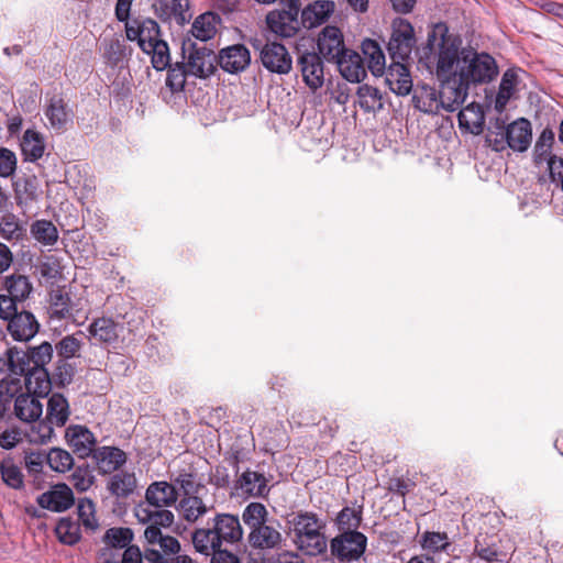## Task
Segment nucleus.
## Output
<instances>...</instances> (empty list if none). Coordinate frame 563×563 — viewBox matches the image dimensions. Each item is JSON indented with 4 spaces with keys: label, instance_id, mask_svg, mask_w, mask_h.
<instances>
[{
    "label": "nucleus",
    "instance_id": "nucleus-1",
    "mask_svg": "<svg viewBox=\"0 0 563 563\" xmlns=\"http://www.w3.org/2000/svg\"><path fill=\"white\" fill-rule=\"evenodd\" d=\"M467 48L463 46L461 36L450 32L445 23L434 24L428 33L422 59L449 91L460 88Z\"/></svg>",
    "mask_w": 563,
    "mask_h": 563
},
{
    "label": "nucleus",
    "instance_id": "nucleus-2",
    "mask_svg": "<svg viewBox=\"0 0 563 563\" xmlns=\"http://www.w3.org/2000/svg\"><path fill=\"white\" fill-rule=\"evenodd\" d=\"M243 539V528L240 519L231 514H217L211 520V527L199 528L192 532L191 541L195 550L203 555H210L214 549L223 544H234Z\"/></svg>",
    "mask_w": 563,
    "mask_h": 563
},
{
    "label": "nucleus",
    "instance_id": "nucleus-3",
    "mask_svg": "<svg viewBox=\"0 0 563 563\" xmlns=\"http://www.w3.org/2000/svg\"><path fill=\"white\" fill-rule=\"evenodd\" d=\"M464 69L460 88L451 89L450 93L455 95V100L464 102L468 89L472 86L484 85L493 81L499 68L496 59L486 52H478L473 47L465 51V59H463Z\"/></svg>",
    "mask_w": 563,
    "mask_h": 563
},
{
    "label": "nucleus",
    "instance_id": "nucleus-4",
    "mask_svg": "<svg viewBox=\"0 0 563 563\" xmlns=\"http://www.w3.org/2000/svg\"><path fill=\"white\" fill-rule=\"evenodd\" d=\"M292 542L299 551L309 556H317L327 551L324 522L313 512H298L289 521Z\"/></svg>",
    "mask_w": 563,
    "mask_h": 563
},
{
    "label": "nucleus",
    "instance_id": "nucleus-5",
    "mask_svg": "<svg viewBox=\"0 0 563 563\" xmlns=\"http://www.w3.org/2000/svg\"><path fill=\"white\" fill-rule=\"evenodd\" d=\"M412 102L418 110L424 113H438L441 109L452 112L463 103L455 100V95L449 93L446 87L442 92H438L434 87L427 85L418 86L415 89Z\"/></svg>",
    "mask_w": 563,
    "mask_h": 563
},
{
    "label": "nucleus",
    "instance_id": "nucleus-6",
    "mask_svg": "<svg viewBox=\"0 0 563 563\" xmlns=\"http://www.w3.org/2000/svg\"><path fill=\"white\" fill-rule=\"evenodd\" d=\"M287 9L273 10L266 16L268 29L278 36L291 37L299 31V0H282Z\"/></svg>",
    "mask_w": 563,
    "mask_h": 563
},
{
    "label": "nucleus",
    "instance_id": "nucleus-7",
    "mask_svg": "<svg viewBox=\"0 0 563 563\" xmlns=\"http://www.w3.org/2000/svg\"><path fill=\"white\" fill-rule=\"evenodd\" d=\"M367 538L358 531H344L331 540V553L339 561H357L366 550Z\"/></svg>",
    "mask_w": 563,
    "mask_h": 563
},
{
    "label": "nucleus",
    "instance_id": "nucleus-8",
    "mask_svg": "<svg viewBox=\"0 0 563 563\" xmlns=\"http://www.w3.org/2000/svg\"><path fill=\"white\" fill-rule=\"evenodd\" d=\"M415 31L411 23L405 19L393 22V33L388 42V51L393 59H407L415 46Z\"/></svg>",
    "mask_w": 563,
    "mask_h": 563
},
{
    "label": "nucleus",
    "instance_id": "nucleus-9",
    "mask_svg": "<svg viewBox=\"0 0 563 563\" xmlns=\"http://www.w3.org/2000/svg\"><path fill=\"white\" fill-rule=\"evenodd\" d=\"M260 58L262 65L271 73L286 75L291 70V56L287 48L280 43H266L261 48Z\"/></svg>",
    "mask_w": 563,
    "mask_h": 563
},
{
    "label": "nucleus",
    "instance_id": "nucleus-10",
    "mask_svg": "<svg viewBox=\"0 0 563 563\" xmlns=\"http://www.w3.org/2000/svg\"><path fill=\"white\" fill-rule=\"evenodd\" d=\"M88 338L93 343L113 344L118 342L123 325L115 322L112 318L101 317L95 319L88 327Z\"/></svg>",
    "mask_w": 563,
    "mask_h": 563
},
{
    "label": "nucleus",
    "instance_id": "nucleus-11",
    "mask_svg": "<svg viewBox=\"0 0 563 563\" xmlns=\"http://www.w3.org/2000/svg\"><path fill=\"white\" fill-rule=\"evenodd\" d=\"M318 48L327 60L335 62L346 51L341 30L333 25L325 26L319 34Z\"/></svg>",
    "mask_w": 563,
    "mask_h": 563
},
{
    "label": "nucleus",
    "instance_id": "nucleus-12",
    "mask_svg": "<svg viewBox=\"0 0 563 563\" xmlns=\"http://www.w3.org/2000/svg\"><path fill=\"white\" fill-rule=\"evenodd\" d=\"M218 63L230 74L243 71L251 63L250 51L242 44H235L220 51Z\"/></svg>",
    "mask_w": 563,
    "mask_h": 563
},
{
    "label": "nucleus",
    "instance_id": "nucleus-13",
    "mask_svg": "<svg viewBox=\"0 0 563 563\" xmlns=\"http://www.w3.org/2000/svg\"><path fill=\"white\" fill-rule=\"evenodd\" d=\"M8 332L14 341H30L40 329L35 316L29 311L18 312L8 321Z\"/></svg>",
    "mask_w": 563,
    "mask_h": 563
},
{
    "label": "nucleus",
    "instance_id": "nucleus-14",
    "mask_svg": "<svg viewBox=\"0 0 563 563\" xmlns=\"http://www.w3.org/2000/svg\"><path fill=\"white\" fill-rule=\"evenodd\" d=\"M305 84L312 90L321 88L324 81L323 64L316 53H303L298 59Z\"/></svg>",
    "mask_w": 563,
    "mask_h": 563
},
{
    "label": "nucleus",
    "instance_id": "nucleus-15",
    "mask_svg": "<svg viewBox=\"0 0 563 563\" xmlns=\"http://www.w3.org/2000/svg\"><path fill=\"white\" fill-rule=\"evenodd\" d=\"M217 57L206 47L192 49L187 58V71L199 78H207L216 70Z\"/></svg>",
    "mask_w": 563,
    "mask_h": 563
},
{
    "label": "nucleus",
    "instance_id": "nucleus-16",
    "mask_svg": "<svg viewBox=\"0 0 563 563\" xmlns=\"http://www.w3.org/2000/svg\"><path fill=\"white\" fill-rule=\"evenodd\" d=\"M65 438L68 445L77 453L80 457L89 456L96 445V438L93 433L84 426H69L66 429Z\"/></svg>",
    "mask_w": 563,
    "mask_h": 563
},
{
    "label": "nucleus",
    "instance_id": "nucleus-17",
    "mask_svg": "<svg viewBox=\"0 0 563 563\" xmlns=\"http://www.w3.org/2000/svg\"><path fill=\"white\" fill-rule=\"evenodd\" d=\"M37 503L42 508L60 512L73 506L74 495L67 485L58 484L51 490L43 493L38 497Z\"/></svg>",
    "mask_w": 563,
    "mask_h": 563
},
{
    "label": "nucleus",
    "instance_id": "nucleus-18",
    "mask_svg": "<svg viewBox=\"0 0 563 563\" xmlns=\"http://www.w3.org/2000/svg\"><path fill=\"white\" fill-rule=\"evenodd\" d=\"M247 540L256 550H277L285 541L282 532L268 523L250 531Z\"/></svg>",
    "mask_w": 563,
    "mask_h": 563
},
{
    "label": "nucleus",
    "instance_id": "nucleus-19",
    "mask_svg": "<svg viewBox=\"0 0 563 563\" xmlns=\"http://www.w3.org/2000/svg\"><path fill=\"white\" fill-rule=\"evenodd\" d=\"M44 115L51 129L62 132L73 122V112L67 102L60 97H53L48 100Z\"/></svg>",
    "mask_w": 563,
    "mask_h": 563
},
{
    "label": "nucleus",
    "instance_id": "nucleus-20",
    "mask_svg": "<svg viewBox=\"0 0 563 563\" xmlns=\"http://www.w3.org/2000/svg\"><path fill=\"white\" fill-rule=\"evenodd\" d=\"M507 145L517 152H525L529 148L532 140L531 123L520 118L506 128Z\"/></svg>",
    "mask_w": 563,
    "mask_h": 563
},
{
    "label": "nucleus",
    "instance_id": "nucleus-21",
    "mask_svg": "<svg viewBox=\"0 0 563 563\" xmlns=\"http://www.w3.org/2000/svg\"><path fill=\"white\" fill-rule=\"evenodd\" d=\"M177 501V492L174 485L167 482H154L145 492L144 505L154 508H165Z\"/></svg>",
    "mask_w": 563,
    "mask_h": 563
},
{
    "label": "nucleus",
    "instance_id": "nucleus-22",
    "mask_svg": "<svg viewBox=\"0 0 563 563\" xmlns=\"http://www.w3.org/2000/svg\"><path fill=\"white\" fill-rule=\"evenodd\" d=\"M340 74L350 82H361L366 77V69L360 54L346 49L335 60Z\"/></svg>",
    "mask_w": 563,
    "mask_h": 563
},
{
    "label": "nucleus",
    "instance_id": "nucleus-23",
    "mask_svg": "<svg viewBox=\"0 0 563 563\" xmlns=\"http://www.w3.org/2000/svg\"><path fill=\"white\" fill-rule=\"evenodd\" d=\"M335 10L331 0H317L301 11V22L305 27L312 29L324 23Z\"/></svg>",
    "mask_w": 563,
    "mask_h": 563
},
{
    "label": "nucleus",
    "instance_id": "nucleus-24",
    "mask_svg": "<svg viewBox=\"0 0 563 563\" xmlns=\"http://www.w3.org/2000/svg\"><path fill=\"white\" fill-rule=\"evenodd\" d=\"M101 54L110 67H118L131 55V49L122 37H104L101 42Z\"/></svg>",
    "mask_w": 563,
    "mask_h": 563
},
{
    "label": "nucleus",
    "instance_id": "nucleus-25",
    "mask_svg": "<svg viewBox=\"0 0 563 563\" xmlns=\"http://www.w3.org/2000/svg\"><path fill=\"white\" fill-rule=\"evenodd\" d=\"M394 60L386 73V82L393 92L406 96L412 89L410 73L399 59Z\"/></svg>",
    "mask_w": 563,
    "mask_h": 563
},
{
    "label": "nucleus",
    "instance_id": "nucleus-26",
    "mask_svg": "<svg viewBox=\"0 0 563 563\" xmlns=\"http://www.w3.org/2000/svg\"><path fill=\"white\" fill-rule=\"evenodd\" d=\"M485 112L478 103L472 102L459 112V126L462 131L479 135L484 130Z\"/></svg>",
    "mask_w": 563,
    "mask_h": 563
},
{
    "label": "nucleus",
    "instance_id": "nucleus-27",
    "mask_svg": "<svg viewBox=\"0 0 563 563\" xmlns=\"http://www.w3.org/2000/svg\"><path fill=\"white\" fill-rule=\"evenodd\" d=\"M134 515L139 522L143 525H152L158 528H168L173 525L174 514L164 508L152 509L150 505L139 504L134 508Z\"/></svg>",
    "mask_w": 563,
    "mask_h": 563
},
{
    "label": "nucleus",
    "instance_id": "nucleus-28",
    "mask_svg": "<svg viewBox=\"0 0 563 563\" xmlns=\"http://www.w3.org/2000/svg\"><path fill=\"white\" fill-rule=\"evenodd\" d=\"M70 417L69 402L59 393H54L47 400L46 404V419L51 424L56 428L64 427Z\"/></svg>",
    "mask_w": 563,
    "mask_h": 563
},
{
    "label": "nucleus",
    "instance_id": "nucleus-29",
    "mask_svg": "<svg viewBox=\"0 0 563 563\" xmlns=\"http://www.w3.org/2000/svg\"><path fill=\"white\" fill-rule=\"evenodd\" d=\"M48 316L51 320H75V306L67 292L62 290L51 292Z\"/></svg>",
    "mask_w": 563,
    "mask_h": 563
},
{
    "label": "nucleus",
    "instance_id": "nucleus-30",
    "mask_svg": "<svg viewBox=\"0 0 563 563\" xmlns=\"http://www.w3.org/2000/svg\"><path fill=\"white\" fill-rule=\"evenodd\" d=\"M212 508V505H207L202 498L197 495L185 496L178 504V512L180 517L189 523L196 522Z\"/></svg>",
    "mask_w": 563,
    "mask_h": 563
},
{
    "label": "nucleus",
    "instance_id": "nucleus-31",
    "mask_svg": "<svg viewBox=\"0 0 563 563\" xmlns=\"http://www.w3.org/2000/svg\"><path fill=\"white\" fill-rule=\"evenodd\" d=\"M99 470L103 474H110L120 468L126 461L125 453L113 446H102L95 453Z\"/></svg>",
    "mask_w": 563,
    "mask_h": 563
},
{
    "label": "nucleus",
    "instance_id": "nucleus-32",
    "mask_svg": "<svg viewBox=\"0 0 563 563\" xmlns=\"http://www.w3.org/2000/svg\"><path fill=\"white\" fill-rule=\"evenodd\" d=\"M21 151L26 162H36L45 153V140L44 136L32 129H27L21 139Z\"/></svg>",
    "mask_w": 563,
    "mask_h": 563
},
{
    "label": "nucleus",
    "instance_id": "nucleus-33",
    "mask_svg": "<svg viewBox=\"0 0 563 563\" xmlns=\"http://www.w3.org/2000/svg\"><path fill=\"white\" fill-rule=\"evenodd\" d=\"M14 411L19 419L32 422L42 416L43 405L34 395L21 394L14 401Z\"/></svg>",
    "mask_w": 563,
    "mask_h": 563
},
{
    "label": "nucleus",
    "instance_id": "nucleus-34",
    "mask_svg": "<svg viewBox=\"0 0 563 563\" xmlns=\"http://www.w3.org/2000/svg\"><path fill=\"white\" fill-rule=\"evenodd\" d=\"M236 489L240 494L251 497L264 496L268 490L264 475L253 471H246L240 476Z\"/></svg>",
    "mask_w": 563,
    "mask_h": 563
},
{
    "label": "nucleus",
    "instance_id": "nucleus-35",
    "mask_svg": "<svg viewBox=\"0 0 563 563\" xmlns=\"http://www.w3.org/2000/svg\"><path fill=\"white\" fill-rule=\"evenodd\" d=\"M518 84L519 76L516 69L509 68L503 74L498 92L495 99L496 111L503 112L505 110L509 100L515 96Z\"/></svg>",
    "mask_w": 563,
    "mask_h": 563
},
{
    "label": "nucleus",
    "instance_id": "nucleus-36",
    "mask_svg": "<svg viewBox=\"0 0 563 563\" xmlns=\"http://www.w3.org/2000/svg\"><path fill=\"white\" fill-rule=\"evenodd\" d=\"M357 104L367 113H376L384 107L383 93L371 85H361L356 91Z\"/></svg>",
    "mask_w": 563,
    "mask_h": 563
},
{
    "label": "nucleus",
    "instance_id": "nucleus-37",
    "mask_svg": "<svg viewBox=\"0 0 563 563\" xmlns=\"http://www.w3.org/2000/svg\"><path fill=\"white\" fill-rule=\"evenodd\" d=\"M3 285L7 295L18 302L26 300L33 290V286L29 277L20 274L7 276Z\"/></svg>",
    "mask_w": 563,
    "mask_h": 563
},
{
    "label": "nucleus",
    "instance_id": "nucleus-38",
    "mask_svg": "<svg viewBox=\"0 0 563 563\" xmlns=\"http://www.w3.org/2000/svg\"><path fill=\"white\" fill-rule=\"evenodd\" d=\"M220 19L212 12L200 14L191 25V34L202 42L211 40L218 30Z\"/></svg>",
    "mask_w": 563,
    "mask_h": 563
},
{
    "label": "nucleus",
    "instance_id": "nucleus-39",
    "mask_svg": "<svg viewBox=\"0 0 563 563\" xmlns=\"http://www.w3.org/2000/svg\"><path fill=\"white\" fill-rule=\"evenodd\" d=\"M107 487L115 497L124 498L135 490L136 477L134 473L119 472L110 477Z\"/></svg>",
    "mask_w": 563,
    "mask_h": 563
},
{
    "label": "nucleus",
    "instance_id": "nucleus-40",
    "mask_svg": "<svg viewBox=\"0 0 563 563\" xmlns=\"http://www.w3.org/2000/svg\"><path fill=\"white\" fill-rule=\"evenodd\" d=\"M5 357L3 366H7L8 371L13 375L24 376L33 367L29 353L15 346L7 350Z\"/></svg>",
    "mask_w": 563,
    "mask_h": 563
},
{
    "label": "nucleus",
    "instance_id": "nucleus-41",
    "mask_svg": "<svg viewBox=\"0 0 563 563\" xmlns=\"http://www.w3.org/2000/svg\"><path fill=\"white\" fill-rule=\"evenodd\" d=\"M25 387L29 394L46 396L51 390V380L46 368H31L25 375Z\"/></svg>",
    "mask_w": 563,
    "mask_h": 563
},
{
    "label": "nucleus",
    "instance_id": "nucleus-42",
    "mask_svg": "<svg viewBox=\"0 0 563 563\" xmlns=\"http://www.w3.org/2000/svg\"><path fill=\"white\" fill-rule=\"evenodd\" d=\"M362 52L367 60L368 69L379 76L385 69V55L377 42L366 38L362 42Z\"/></svg>",
    "mask_w": 563,
    "mask_h": 563
},
{
    "label": "nucleus",
    "instance_id": "nucleus-43",
    "mask_svg": "<svg viewBox=\"0 0 563 563\" xmlns=\"http://www.w3.org/2000/svg\"><path fill=\"white\" fill-rule=\"evenodd\" d=\"M132 540L133 531L130 528L113 527L108 529L102 537V541L107 545L102 556H106L111 549H126Z\"/></svg>",
    "mask_w": 563,
    "mask_h": 563
},
{
    "label": "nucleus",
    "instance_id": "nucleus-44",
    "mask_svg": "<svg viewBox=\"0 0 563 563\" xmlns=\"http://www.w3.org/2000/svg\"><path fill=\"white\" fill-rule=\"evenodd\" d=\"M419 543L422 550L429 553L449 552L451 542L445 532L426 531L421 534Z\"/></svg>",
    "mask_w": 563,
    "mask_h": 563
},
{
    "label": "nucleus",
    "instance_id": "nucleus-45",
    "mask_svg": "<svg viewBox=\"0 0 563 563\" xmlns=\"http://www.w3.org/2000/svg\"><path fill=\"white\" fill-rule=\"evenodd\" d=\"M553 143V130L549 128L544 129L539 135L533 150V159L537 165H541L542 163L554 156L552 155Z\"/></svg>",
    "mask_w": 563,
    "mask_h": 563
},
{
    "label": "nucleus",
    "instance_id": "nucleus-46",
    "mask_svg": "<svg viewBox=\"0 0 563 563\" xmlns=\"http://www.w3.org/2000/svg\"><path fill=\"white\" fill-rule=\"evenodd\" d=\"M242 519L250 531H252L255 528L267 523L268 511L263 504L251 503L244 508Z\"/></svg>",
    "mask_w": 563,
    "mask_h": 563
},
{
    "label": "nucleus",
    "instance_id": "nucleus-47",
    "mask_svg": "<svg viewBox=\"0 0 563 563\" xmlns=\"http://www.w3.org/2000/svg\"><path fill=\"white\" fill-rule=\"evenodd\" d=\"M24 228L14 214L7 213L0 217V236L4 240L20 241L24 236Z\"/></svg>",
    "mask_w": 563,
    "mask_h": 563
},
{
    "label": "nucleus",
    "instance_id": "nucleus-48",
    "mask_svg": "<svg viewBox=\"0 0 563 563\" xmlns=\"http://www.w3.org/2000/svg\"><path fill=\"white\" fill-rule=\"evenodd\" d=\"M33 238L45 245H53L58 239L56 227L47 220H37L31 227Z\"/></svg>",
    "mask_w": 563,
    "mask_h": 563
},
{
    "label": "nucleus",
    "instance_id": "nucleus-49",
    "mask_svg": "<svg viewBox=\"0 0 563 563\" xmlns=\"http://www.w3.org/2000/svg\"><path fill=\"white\" fill-rule=\"evenodd\" d=\"M45 460L49 467L58 473H65L71 468L74 464V459L71 454L60 448H53L48 451L45 456Z\"/></svg>",
    "mask_w": 563,
    "mask_h": 563
},
{
    "label": "nucleus",
    "instance_id": "nucleus-50",
    "mask_svg": "<svg viewBox=\"0 0 563 563\" xmlns=\"http://www.w3.org/2000/svg\"><path fill=\"white\" fill-rule=\"evenodd\" d=\"M120 563H164L162 561V553L156 550H147L145 555L137 547H128L123 554Z\"/></svg>",
    "mask_w": 563,
    "mask_h": 563
},
{
    "label": "nucleus",
    "instance_id": "nucleus-51",
    "mask_svg": "<svg viewBox=\"0 0 563 563\" xmlns=\"http://www.w3.org/2000/svg\"><path fill=\"white\" fill-rule=\"evenodd\" d=\"M55 531L59 541L65 544L73 545L80 539V529L78 523L68 518L60 519Z\"/></svg>",
    "mask_w": 563,
    "mask_h": 563
},
{
    "label": "nucleus",
    "instance_id": "nucleus-52",
    "mask_svg": "<svg viewBox=\"0 0 563 563\" xmlns=\"http://www.w3.org/2000/svg\"><path fill=\"white\" fill-rule=\"evenodd\" d=\"M141 35H140V48L144 52L147 51L156 42L162 41L159 38V26L156 21L152 19L141 20Z\"/></svg>",
    "mask_w": 563,
    "mask_h": 563
},
{
    "label": "nucleus",
    "instance_id": "nucleus-53",
    "mask_svg": "<svg viewBox=\"0 0 563 563\" xmlns=\"http://www.w3.org/2000/svg\"><path fill=\"white\" fill-rule=\"evenodd\" d=\"M144 53L152 56V65L156 70H164L170 65L169 48L163 40L153 44Z\"/></svg>",
    "mask_w": 563,
    "mask_h": 563
},
{
    "label": "nucleus",
    "instance_id": "nucleus-54",
    "mask_svg": "<svg viewBox=\"0 0 563 563\" xmlns=\"http://www.w3.org/2000/svg\"><path fill=\"white\" fill-rule=\"evenodd\" d=\"M35 423L31 426L27 431V438L30 442L36 444H44L52 440L54 435V426L51 424L46 419H42L40 421H34Z\"/></svg>",
    "mask_w": 563,
    "mask_h": 563
},
{
    "label": "nucleus",
    "instance_id": "nucleus-55",
    "mask_svg": "<svg viewBox=\"0 0 563 563\" xmlns=\"http://www.w3.org/2000/svg\"><path fill=\"white\" fill-rule=\"evenodd\" d=\"M362 521V510L345 507L343 508L336 518L339 529L344 531H356Z\"/></svg>",
    "mask_w": 563,
    "mask_h": 563
},
{
    "label": "nucleus",
    "instance_id": "nucleus-56",
    "mask_svg": "<svg viewBox=\"0 0 563 563\" xmlns=\"http://www.w3.org/2000/svg\"><path fill=\"white\" fill-rule=\"evenodd\" d=\"M33 368H45L52 361L53 346L48 342H43L37 346L30 349L27 352Z\"/></svg>",
    "mask_w": 563,
    "mask_h": 563
},
{
    "label": "nucleus",
    "instance_id": "nucleus-57",
    "mask_svg": "<svg viewBox=\"0 0 563 563\" xmlns=\"http://www.w3.org/2000/svg\"><path fill=\"white\" fill-rule=\"evenodd\" d=\"M189 75L187 71V65L176 64L174 66L169 65V69L166 78V86L172 90V92L183 91L186 84V76Z\"/></svg>",
    "mask_w": 563,
    "mask_h": 563
},
{
    "label": "nucleus",
    "instance_id": "nucleus-58",
    "mask_svg": "<svg viewBox=\"0 0 563 563\" xmlns=\"http://www.w3.org/2000/svg\"><path fill=\"white\" fill-rule=\"evenodd\" d=\"M82 341L76 335L70 334L64 336L56 345L57 354L63 358H71L78 355L81 350Z\"/></svg>",
    "mask_w": 563,
    "mask_h": 563
},
{
    "label": "nucleus",
    "instance_id": "nucleus-59",
    "mask_svg": "<svg viewBox=\"0 0 563 563\" xmlns=\"http://www.w3.org/2000/svg\"><path fill=\"white\" fill-rule=\"evenodd\" d=\"M3 482L12 487L20 488L23 484V475L20 468L11 460L2 461L0 465Z\"/></svg>",
    "mask_w": 563,
    "mask_h": 563
},
{
    "label": "nucleus",
    "instance_id": "nucleus-60",
    "mask_svg": "<svg viewBox=\"0 0 563 563\" xmlns=\"http://www.w3.org/2000/svg\"><path fill=\"white\" fill-rule=\"evenodd\" d=\"M77 511L78 518L85 528L89 530L97 529L98 520L96 518L95 504L90 499L79 500Z\"/></svg>",
    "mask_w": 563,
    "mask_h": 563
},
{
    "label": "nucleus",
    "instance_id": "nucleus-61",
    "mask_svg": "<svg viewBox=\"0 0 563 563\" xmlns=\"http://www.w3.org/2000/svg\"><path fill=\"white\" fill-rule=\"evenodd\" d=\"M93 481L95 476L88 467H77L70 476L73 486L79 492L88 490L92 486Z\"/></svg>",
    "mask_w": 563,
    "mask_h": 563
},
{
    "label": "nucleus",
    "instance_id": "nucleus-62",
    "mask_svg": "<svg viewBox=\"0 0 563 563\" xmlns=\"http://www.w3.org/2000/svg\"><path fill=\"white\" fill-rule=\"evenodd\" d=\"M16 169V156L8 148H0V177L7 178Z\"/></svg>",
    "mask_w": 563,
    "mask_h": 563
},
{
    "label": "nucleus",
    "instance_id": "nucleus-63",
    "mask_svg": "<svg viewBox=\"0 0 563 563\" xmlns=\"http://www.w3.org/2000/svg\"><path fill=\"white\" fill-rule=\"evenodd\" d=\"M18 301L7 294H0V319L9 321L18 313Z\"/></svg>",
    "mask_w": 563,
    "mask_h": 563
},
{
    "label": "nucleus",
    "instance_id": "nucleus-64",
    "mask_svg": "<svg viewBox=\"0 0 563 563\" xmlns=\"http://www.w3.org/2000/svg\"><path fill=\"white\" fill-rule=\"evenodd\" d=\"M210 563H241L239 556L227 549H214V551L210 552Z\"/></svg>",
    "mask_w": 563,
    "mask_h": 563
}]
</instances>
